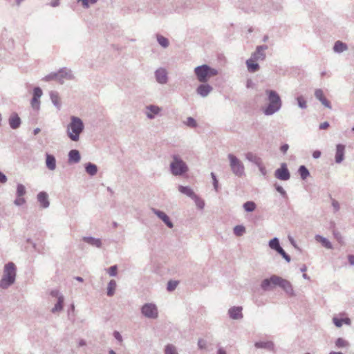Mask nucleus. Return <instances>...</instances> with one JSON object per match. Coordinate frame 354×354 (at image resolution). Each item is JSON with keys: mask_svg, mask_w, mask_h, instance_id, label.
I'll return each instance as SVG.
<instances>
[{"mask_svg": "<svg viewBox=\"0 0 354 354\" xmlns=\"http://www.w3.org/2000/svg\"><path fill=\"white\" fill-rule=\"evenodd\" d=\"M94 242H95L94 244L96 245L97 247L100 246V240H95Z\"/></svg>", "mask_w": 354, "mask_h": 354, "instance_id": "69168bd1", "label": "nucleus"}, {"mask_svg": "<svg viewBox=\"0 0 354 354\" xmlns=\"http://www.w3.org/2000/svg\"><path fill=\"white\" fill-rule=\"evenodd\" d=\"M218 354H226V352L223 348H219L218 351Z\"/></svg>", "mask_w": 354, "mask_h": 354, "instance_id": "0e129e2a", "label": "nucleus"}, {"mask_svg": "<svg viewBox=\"0 0 354 354\" xmlns=\"http://www.w3.org/2000/svg\"><path fill=\"white\" fill-rule=\"evenodd\" d=\"M147 115L149 118L151 119L155 115H157L160 111V108L156 106L151 105L147 107Z\"/></svg>", "mask_w": 354, "mask_h": 354, "instance_id": "412c9836", "label": "nucleus"}, {"mask_svg": "<svg viewBox=\"0 0 354 354\" xmlns=\"http://www.w3.org/2000/svg\"><path fill=\"white\" fill-rule=\"evenodd\" d=\"M329 127V124L327 122H324L319 125L320 129H326Z\"/></svg>", "mask_w": 354, "mask_h": 354, "instance_id": "864d4df0", "label": "nucleus"}, {"mask_svg": "<svg viewBox=\"0 0 354 354\" xmlns=\"http://www.w3.org/2000/svg\"><path fill=\"white\" fill-rule=\"evenodd\" d=\"M174 161L171 163V170L174 175H180L187 170L185 163L177 156H173Z\"/></svg>", "mask_w": 354, "mask_h": 354, "instance_id": "423d86ee", "label": "nucleus"}, {"mask_svg": "<svg viewBox=\"0 0 354 354\" xmlns=\"http://www.w3.org/2000/svg\"><path fill=\"white\" fill-rule=\"evenodd\" d=\"M185 124L190 127H196V122L193 118H188Z\"/></svg>", "mask_w": 354, "mask_h": 354, "instance_id": "79ce46f5", "label": "nucleus"}, {"mask_svg": "<svg viewBox=\"0 0 354 354\" xmlns=\"http://www.w3.org/2000/svg\"><path fill=\"white\" fill-rule=\"evenodd\" d=\"M42 95V90H35L33 97L31 101V106L34 109H39V98Z\"/></svg>", "mask_w": 354, "mask_h": 354, "instance_id": "f8f14e48", "label": "nucleus"}, {"mask_svg": "<svg viewBox=\"0 0 354 354\" xmlns=\"http://www.w3.org/2000/svg\"><path fill=\"white\" fill-rule=\"evenodd\" d=\"M241 311V307H232L229 310V314L231 318L237 319L243 317Z\"/></svg>", "mask_w": 354, "mask_h": 354, "instance_id": "dca6fc26", "label": "nucleus"}, {"mask_svg": "<svg viewBox=\"0 0 354 354\" xmlns=\"http://www.w3.org/2000/svg\"><path fill=\"white\" fill-rule=\"evenodd\" d=\"M84 128L82 120L76 117L71 118V122L68 126V135L73 141H77L79 136Z\"/></svg>", "mask_w": 354, "mask_h": 354, "instance_id": "f03ea898", "label": "nucleus"}, {"mask_svg": "<svg viewBox=\"0 0 354 354\" xmlns=\"http://www.w3.org/2000/svg\"><path fill=\"white\" fill-rule=\"evenodd\" d=\"M268 48L267 46H257L256 51L252 54L253 59L257 60H264L266 59V54L264 51Z\"/></svg>", "mask_w": 354, "mask_h": 354, "instance_id": "9b49d317", "label": "nucleus"}, {"mask_svg": "<svg viewBox=\"0 0 354 354\" xmlns=\"http://www.w3.org/2000/svg\"><path fill=\"white\" fill-rule=\"evenodd\" d=\"M210 90H198V94L202 97H205L208 95Z\"/></svg>", "mask_w": 354, "mask_h": 354, "instance_id": "3c124183", "label": "nucleus"}, {"mask_svg": "<svg viewBox=\"0 0 354 354\" xmlns=\"http://www.w3.org/2000/svg\"><path fill=\"white\" fill-rule=\"evenodd\" d=\"M26 194V189L23 185H18L17 189V194L18 196H24Z\"/></svg>", "mask_w": 354, "mask_h": 354, "instance_id": "4c0bfd02", "label": "nucleus"}, {"mask_svg": "<svg viewBox=\"0 0 354 354\" xmlns=\"http://www.w3.org/2000/svg\"><path fill=\"white\" fill-rule=\"evenodd\" d=\"M257 60L256 59H253V57L252 56L246 61L247 68L250 72L254 73L259 69V65L257 63Z\"/></svg>", "mask_w": 354, "mask_h": 354, "instance_id": "2eb2a0df", "label": "nucleus"}, {"mask_svg": "<svg viewBox=\"0 0 354 354\" xmlns=\"http://www.w3.org/2000/svg\"><path fill=\"white\" fill-rule=\"evenodd\" d=\"M243 207L245 210L247 212H252L255 209L256 205L252 201H248L243 205Z\"/></svg>", "mask_w": 354, "mask_h": 354, "instance_id": "f704fd0d", "label": "nucleus"}, {"mask_svg": "<svg viewBox=\"0 0 354 354\" xmlns=\"http://www.w3.org/2000/svg\"><path fill=\"white\" fill-rule=\"evenodd\" d=\"M142 314L149 318H156L158 316L157 308L155 305L147 304L142 308Z\"/></svg>", "mask_w": 354, "mask_h": 354, "instance_id": "1a4fd4ad", "label": "nucleus"}, {"mask_svg": "<svg viewBox=\"0 0 354 354\" xmlns=\"http://www.w3.org/2000/svg\"><path fill=\"white\" fill-rule=\"evenodd\" d=\"M86 171L90 175H95L97 173V167L91 163H89L86 167Z\"/></svg>", "mask_w": 354, "mask_h": 354, "instance_id": "2f4dec72", "label": "nucleus"}, {"mask_svg": "<svg viewBox=\"0 0 354 354\" xmlns=\"http://www.w3.org/2000/svg\"><path fill=\"white\" fill-rule=\"evenodd\" d=\"M16 275L15 266L13 263H8L5 266L4 274L0 281V286L7 288L14 283Z\"/></svg>", "mask_w": 354, "mask_h": 354, "instance_id": "7ed1b4c3", "label": "nucleus"}, {"mask_svg": "<svg viewBox=\"0 0 354 354\" xmlns=\"http://www.w3.org/2000/svg\"><path fill=\"white\" fill-rule=\"evenodd\" d=\"M37 199L39 202L40 205L43 207H47L49 205V201L48 198V195L45 192H40L37 195Z\"/></svg>", "mask_w": 354, "mask_h": 354, "instance_id": "a211bd4d", "label": "nucleus"}, {"mask_svg": "<svg viewBox=\"0 0 354 354\" xmlns=\"http://www.w3.org/2000/svg\"><path fill=\"white\" fill-rule=\"evenodd\" d=\"M321 155V153L319 151H315L313 153V157L317 158H319Z\"/></svg>", "mask_w": 354, "mask_h": 354, "instance_id": "bf43d9fd", "label": "nucleus"}, {"mask_svg": "<svg viewBox=\"0 0 354 354\" xmlns=\"http://www.w3.org/2000/svg\"><path fill=\"white\" fill-rule=\"evenodd\" d=\"M7 181L6 176L1 172H0V182L4 183Z\"/></svg>", "mask_w": 354, "mask_h": 354, "instance_id": "5fc2aeb1", "label": "nucleus"}, {"mask_svg": "<svg viewBox=\"0 0 354 354\" xmlns=\"http://www.w3.org/2000/svg\"><path fill=\"white\" fill-rule=\"evenodd\" d=\"M195 75L198 80L201 82H206L212 77L216 76L218 71L208 65L204 64L195 68Z\"/></svg>", "mask_w": 354, "mask_h": 354, "instance_id": "f257e3e1", "label": "nucleus"}, {"mask_svg": "<svg viewBox=\"0 0 354 354\" xmlns=\"http://www.w3.org/2000/svg\"><path fill=\"white\" fill-rule=\"evenodd\" d=\"M72 77L73 75L70 70L62 68L57 73L50 74L46 78L47 80L64 82V80H70Z\"/></svg>", "mask_w": 354, "mask_h": 354, "instance_id": "0eeeda50", "label": "nucleus"}, {"mask_svg": "<svg viewBox=\"0 0 354 354\" xmlns=\"http://www.w3.org/2000/svg\"><path fill=\"white\" fill-rule=\"evenodd\" d=\"M21 123L20 118L17 114H12L9 119V124L11 128L17 129Z\"/></svg>", "mask_w": 354, "mask_h": 354, "instance_id": "393cba45", "label": "nucleus"}, {"mask_svg": "<svg viewBox=\"0 0 354 354\" xmlns=\"http://www.w3.org/2000/svg\"><path fill=\"white\" fill-rule=\"evenodd\" d=\"M347 50H348V46H347L346 44H345L341 41H337L334 44L333 50L335 53H341Z\"/></svg>", "mask_w": 354, "mask_h": 354, "instance_id": "6ab92c4d", "label": "nucleus"}, {"mask_svg": "<svg viewBox=\"0 0 354 354\" xmlns=\"http://www.w3.org/2000/svg\"><path fill=\"white\" fill-rule=\"evenodd\" d=\"M333 205L334 206V207L335 208L336 210H337L339 209V205H338L337 202L333 201Z\"/></svg>", "mask_w": 354, "mask_h": 354, "instance_id": "680f3d73", "label": "nucleus"}, {"mask_svg": "<svg viewBox=\"0 0 354 354\" xmlns=\"http://www.w3.org/2000/svg\"><path fill=\"white\" fill-rule=\"evenodd\" d=\"M165 354H178L176 348L171 345H167L165 348Z\"/></svg>", "mask_w": 354, "mask_h": 354, "instance_id": "ea45409f", "label": "nucleus"}, {"mask_svg": "<svg viewBox=\"0 0 354 354\" xmlns=\"http://www.w3.org/2000/svg\"><path fill=\"white\" fill-rule=\"evenodd\" d=\"M298 104L301 108L306 107V101L302 97H299L297 98Z\"/></svg>", "mask_w": 354, "mask_h": 354, "instance_id": "a18cd8bd", "label": "nucleus"}, {"mask_svg": "<svg viewBox=\"0 0 354 354\" xmlns=\"http://www.w3.org/2000/svg\"><path fill=\"white\" fill-rule=\"evenodd\" d=\"M64 298L62 296L58 297V301L55 307L53 308V312L60 311L63 308Z\"/></svg>", "mask_w": 354, "mask_h": 354, "instance_id": "7c9ffc66", "label": "nucleus"}, {"mask_svg": "<svg viewBox=\"0 0 354 354\" xmlns=\"http://www.w3.org/2000/svg\"><path fill=\"white\" fill-rule=\"evenodd\" d=\"M299 174L303 180L309 176V171L304 166H301L299 169Z\"/></svg>", "mask_w": 354, "mask_h": 354, "instance_id": "c9c22d12", "label": "nucleus"}, {"mask_svg": "<svg viewBox=\"0 0 354 354\" xmlns=\"http://www.w3.org/2000/svg\"><path fill=\"white\" fill-rule=\"evenodd\" d=\"M26 202L25 198L23 196H18L15 201V204L17 205H21Z\"/></svg>", "mask_w": 354, "mask_h": 354, "instance_id": "c03bdc74", "label": "nucleus"}, {"mask_svg": "<svg viewBox=\"0 0 354 354\" xmlns=\"http://www.w3.org/2000/svg\"><path fill=\"white\" fill-rule=\"evenodd\" d=\"M211 176H212V178L213 179L214 187L215 189L217 190V189H218V180L216 179V176H215V174L214 173H212Z\"/></svg>", "mask_w": 354, "mask_h": 354, "instance_id": "8fccbe9b", "label": "nucleus"}, {"mask_svg": "<svg viewBox=\"0 0 354 354\" xmlns=\"http://www.w3.org/2000/svg\"><path fill=\"white\" fill-rule=\"evenodd\" d=\"M178 190L181 193L191 197L192 198H196V195L194 194L192 189L188 187H184L180 185L178 187Z\"/></svg>", "mask_w": 354, "mask_h": 354, "instance_id": "a878e982", "label": "nucleus"}, {"mask_svg": "<svg viewBox=\"0 0 354 354\" xmlns=\"http://www.w3.org/2000/svg\"><path fill=\"white\" fill-rule=\"evenodd\" d=\"M275 176L281 180L288 179V169L285 163L282 164L281 167L276 171Z\"/></svg>", "mask_w": 354, "mask_h": 354, "instance_id": "ddd939ff", "label": "nucleus"}, {"mask_svg": "<svg viewBox=\"0 0 354 354\" xmlns=\"http://www.w3.org/2000/svg\"><path fill=\"white\" fill-rule=\"evenodd\" d=\"M276 189H277V190L279 193H281L282 195H285V193H286V192H285V191L283 189V188H282L281 187H280V186H277V187H276Z\"/></svg>", "mask_w": 354, "mask_h": 354, "instance_id": "4d7b16f0", "label": "nucleus"}, {"mask_svg": "<svg viewBox=\"0 0 354 354\" xmlns=\"http://www.w3.org/2000/svg\"><path fill=\"white\" fill-rule=\"evenodd\" d=\"M255 347L257 348H265L269 351L274 349V344L272 342H259L255 343Z\"/></svg>", "mask_w": 354, "mask_h": 354, "instance_id": "aec40b11", "label": "nucleus"}, {"mask_svg": "<svg viewBox=\"0 0 354 354\" xmlns=\"http://www.w3.org/2000/svg\"><path fill=\"white\" fill-rule=\"evenodd\" d=\"M59 295V292L57 290H53L51 292V295L54 296V297H57Z\"/></svg>", "mask_w": 354, "mask_h": 354, "instance_id": "e2e57ef3", "label": "nucleus"}, {"mask_svg": "<svg viewBox=\"0 0 354 354\" xmlns=\"http://www.w3.org/2000/svg\"><path fill=\"white\" fill-rule=\"evenodd\" d=\"M287 149H288V145H283V146L281 147V150L283 153H285V152L286 151Z\"/></svg>", "mask_w": 354, "mask_h": 354, "instance_id": "052dcab7", "label": "nucleus"}, {"mask_svg": "<svg viewBox=\"0 0 354 354\" xmlns=\"http://www.w3.org/2000/svg\"><path fill=\"white\" fill-rule=\"evenodd\" d=\"M46 167L50 170H54L56 168V160L53 155L47 154L46 159Z\"/></svg>", "mask_w": 354, "mask_h": 354, "instance_id": "5701e85b", "label": "nucleus"}, {"mask_svg": "<svg viewBox=\"0 0 354 354\" xmlns=\"http://www.w3.org/2000/svg\"><path fill=\"white\" fill-rule=\"evenodd\" d=\"M113 335H114V337H115V339H117L119 342H122V336L119 332L115 331V332H114Z\"/></svg>", "mask_w": 354, "mask_h": 354, "instance_id": "6e6d98bb", "label": "nucleus"}, {"mask_svg": "<svg viewBox=\"0 0 354 354\" xmlns=\"http://www.w3.org/2000/svg\"><path fill=\"white\" fill-rule=\"evenodd\" d=\"M78 1H81L82 5L85 8L88 7V3H95L97 0H77Z\"/></svg>", "mask_w": 354, "mask_h": 354, "instance_id": "49530a36", "label": "nucleus"}, {"mask_svg": "<svg viewBox=\"0 0 354 354\" xmlns=\"http://www.w3.org/2000/svg\"><path fill=\"white\" fill-rule=\"evenodd\" d=\"M117 272H118L117 266H111L108 269V273L109 274L110 276H115L117 274Z\"/></svg>", "mask_w": 354, "mask_h": 354, "instance_id": "37998d69", "label": "nucleus"}, {"mask_svg": "<svg viewBox=\"0 0 354 354\" xmlns=\"http://www.w3.org/2000/svg\"><path fill=\"white\" fill-rule=\"evenodd\" d=\"M246 156H247V158L249 159L250 160H254L257 164H258L262 174L266 175V169L264 167H262L261 166H260V165H259L260 159L259 158H257L256 156H253L252 154L250 153H248Z\"/></svg>", "mask_w": 354, "mask_h": 354, "instance_id": "c85d7f7f", "label": "nucleus"}, {"mask_svg": "<svg viewBox=\"0 0 354 354\" xmlns=\"http://www.w3.org/2000/svg\"><path fill=\"white\" fill-rule=\"evenodd\" d=\"M316 239L317 241L321 242L322 243V245L326 247V248H331L332 246H331V244L330 243V241L328 240H327L326 239L321 236H316Z\"/></svg>", "mask_w": 354, "mask_h": 354, "instance_id": "473e14b6", "label": "nucleus"}, {"mask_svg": "<svg viewBox=\"0 0 354 354\" xmlns=\"http://www.w3.org/2000/svg\"><path fill=\"white\" fill-rule=\"evenodd\" d=\"M39 131H40V129L37 128V129H35V131H34V134H35V135H36V134H37Z\"/></svg>", "mask_w": 354, "mask_h": 354, "instance_id": "338daca9", "label": "nucleus"}, {"mask_svg": "<svg viewBox=\"0 0 354 354\" xmlns=\"http://www.w3.org/2000/svg\"><path fill=\"white\" fill-rule=\"evenodd\" d=\"M344 154V146L342 145H337L335 154V161L339 163L342 161Z\"/></svg>", "mask_w": 354, "mask_h": 354, "instance_id": "f3484780", "label": "nucleus"}, {"mask_svg": "<svg viewBox=\"0 0 354 354\" xmlns=\"http://www.w3.org/2000/svg\"><path fill=\"white\" fill-rule=\"evenodd\" d=\"M51 98H52V101H53V102L56 106H59V105L60 101H59V98L58 97V96H57V95H51Z\"/></svg>", "mask_w": 354, "mask_h": 354, "instance_id": "09e8293b", "label": "nucleus"}, {"mask_svg": "<svg viewBox=\"0 0 354 354\" xmlns=\"http://www.w3.org/2000/svg\"><path fill=\"white\" fill-rule=\"evenodd\" d=\"M178 283V282L176 281H169L168 285H167V290L169 291L174 290L176 288Z\"/></svg>", "mask_w": 354, "mask_h": 354, "instance_id": "a19ab883", "label": "nucleus"}, {"mask_svg": "<svg viewBox=\"0 0 354 354\" xmlns=\"http://www.w3.org/2000/svg\"><path fill=\"white\" fill-rule=\"evenodd\" d=\"M228 157L230 161L232 170L236 175L241 176L243 173V165L234 155L229 154Z\"/></svg>", "mask_w": 354, "mask_h": 354, "instance_id": "6e6552de", "label": "nucleus"}, {"mask_svg": "<svg viewBox=\"0 0 354 354\" xmlns=\"http://www.w3.org/2000/svg\"><path fill=\"white\" fill-rule=\"evenodd\" d=\"M198 344L200 348H205L206 346V342L204 339H199Z\"/></svg>", "mask_w": 354, "mask_h": 354, "instance_id": "603ef678", "label": "nucleus"}, {"mask_svg": "<svg viewBox=\"0 0 354 354\" xmlns=\"http://www.w3.org/2000/svg\"><path fill=\"white\" fill-rule=\"evenodd\" d=\"M333 321L334 324L337 327H341L343 324H347V325H350L351 324V320L348 317H345V318H342V319H339L337 317H334L333 319Z\"/></svg>", "mask_w": 354, "mask_h": 354, "instance_id": "cd10ccee", "label": "nucleus"}, {"mask_svg": "<svg viewBox=\"0 0 354 354\" xmlns=\"http://www.w3.org/2000/svg\"><path fill=\"white\" fill-rule=\"evenodd\" d=\"M116 288V282L114 280H111L107 287V295L109 296H113L115 293Z\"/></svg>", "mask_w": 354, "mask_h": 354, "instance_id": "c756f323", "label": "nucleus"}, {"mask_svg": "<svg viewBox=\"0 0 354 354\" xmlns=\"http://www.w3.org/2000/svg\"><path fill=\"white\" fill-rule=\"evenodd\" d=\"M157 40H158L159 44L161 45L164 48H166L169 46L168 39L162 35H158Z\"/></svg>", "mask_w": 354, "mask_h": 354, "instance_id": "72a5a7b5", "label": "nucleus"}, {"mask_svg": "<svg viewBox=\"0 0 354 354\" xmlns=\"http://www.w3.org/2000/svg\"><path fill=\"white\" fill-rule=\"evenodd\" d=\"M330 354H343V353H342L340 352H331V353H330Z\"/></svg>", "mask_w": 354, "mask_h": 354, "instance_id": "774afa93", "label": "nucleus"}, {"mask_svg": "<svg viewBox=\"0 0 354 354\" xmlns=\"http://www.w3.org/2000/svg\"><path fill=\"white\" fill-rule=\"evenodd\" d=\"M270 247L277 251L279 254H281L284 259L288 260V255L285 252V251L281 248L279 245V240L277 238H274L273 239L270 240L269 243Z\"/></svg>", "mask_w": 354, "mask_h": 354, "instance_id": "9d476101", "label": "nucleus"}, {"mask_svg": "<svg viewBox=\"0 0 354 354\" xmlns=\"http://www.w3.org/2000/svg\"><path fill=\"white\" fill-rule=\"evenodd\" d=\"M348 261L351 265H354V255H349L348 257Z\"/></svg>", "mask_w": 354, "mask_h": 354, "instance_id": "13d9d810", "label": "nucleus"}, {"mask_svg": "<svg viewBox=\"0 0 354 354\" xmlns=\"http://www.w3.org/2000/svg\"><path fill=\"white\" fill-rule=\"evenodd\" d=\"M315 95L326 107L331 108L330 102L324 95L322 90H317Z\"/></svg>", "mask_w": 354, "mask_h": 354, "instance_id": "b1692460", "label": "nucleus"}, {"mask_svg": "<svg viewBox=\"0 0 354 354\" xmlns=\"http://www.w3.org/2000/svg\"><path fill=\"white\" fill-rule=\"evenodd\" d=\"M156 77L158 82L161 84L166 83L167 80V73L166 70L164 68L158 69L156 72Z\"/></svg>", "mask_w": 354, "mask_h": 354, "instance_id": "4468645a", "label": "nucleus"}, {"mask_svg": "<svg viewBox=\"0 0 354 354\" xmlns=\"http://www.w3.org/2000/svg\"><path fill=\"white\" fill-rule=\"evenodd\" d=\"M193 199L196 201V203L199 208L202 209L203 207L204 202L203 201L200 200L197 196L196 198H193Z\"/></svg>", "mask_w": 354, "mask_h": 354, "instance_id": "de8ad7c7", "label": "nucleus"}, {"mask_svg": "<svg viewBox=\"0 0 354 354\" xmlns=\"http://www.w3.org/2000/svg\"><path fill=\"white\" fill-rule=\"evenodd\" d=\"M68 158L70 162H78L80 160V155L77 150L73 149L69 152Z\"/></svg>", "mask_w": 354, "mask_h": 354, "instance_id": "bb28decb", "label": "nucleus"}, {"mask_svg": "<svg viewBox=\"0 0 354 354\" xmlns=\"http://www.w3.org/2000/svg\"><path fill=\"white\" fill-rule=\"evenodd\" d=\"M156 214L169 227H172L173 224L170 221L169 216L163 212L156 211Z\"/></svg>", "mask_w": 354, "mask_h": 354, "instance_id": "4be33fe9", "label": "nucleus"}, {"mask_svg": "<svg viewBox=\"0 0 354 354\" xmlns=\"http://www.w3.org/2000/svg\"><path fill=\"white\" fill-rule=\"evenodd\" d=\"M336 346L342 348L348 346V342L342 338H338L335 342Z\"/></svg>", "mask_w": 354, "mask_h": 354, "instance_id": "58836bf2", "label": "nucleus"}, {"mask_svg": "<svg viewBox=\"0 0 354 354\" xmlns=\"http://www.w3.org/2000/svg\"><path fill=\"white\" fill-rule=\"evenodd\" d=\"M269 102V105L264 111L266 115L272 114L277 111L281 106L279 97L275 92L271 91L270 93Z\"/></svg>", "mask_w": 354, "mask_h": 354, "instance_id": "39448f33", "label": "nucleus"}, {"mask_svg": "<svg viewBox=\"0 0 354 354\" xmlns=\"http://www.w3.org/2000/svg\"><path fill=\"white\" fill-rule=\"evenodd\" d=\"M234 232L236 236H241L245 232V227L242 225H237L234 228Z\"/></svg>", "mask_w": 354, "mask_h": 354, "instance_id": "e433bc0d", "label": "nucleus"}, {"mask_svg": "<svg viewBox=\"0 0 354 354\" xmlns=\"http://www.w3.org/2000/svg\"><path fill=\"white\" fill-rule=\"evenodd\" d=\"M286 281L277 276H272L270 279H264L261 283V287L263 290H271L276 286L284 288L286 286Z\"/></svg>", "mask_w": 354, "mask_h": 354, "instance_id": "20e7f679", "label": "nucleus"}]
</instances>
